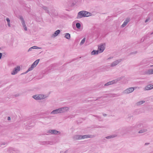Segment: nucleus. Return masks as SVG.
<instances>
[{"mask_svg":"<svg viewBox=\"0 0 153 153\" xmlns=\"http://www.w3.org/2000/svg\"><path fill=\"white\" fill-rule=\"evenodd\" d=\"M69 108L68 107H64L55 109L52 111L51 113V114H53L59 113H62L65 112L69 110Z\"/></svg>","mask_w":153,"mask_h":153,"instance_id":"1","label":"nucleus"},{"mask_svg":"<svg viewBox=\"0 0 153 153\" xmlns=\"http://www.w3.org/2000/svg\"><path fill=\"white\" fill-rule=\"evenodd\" d=\"M86 12V11L83 10L79 12L78 14L77 17V19L81 18L83 17H85L86 16L85 13Z\"/></svg>","mask_w":153,"mask_h":153,"instance_id":"2","label":"nucleus"},{"mask_svg":"<svg viewBox=\"0 0 153 153\" xmlns=\"http://www.w3.org/2000/svg\"><path fill=\"white\" fill-rule=\"evenodd\" d=\"M39 59H38L36 60L31 65V66L28 69V71L32 70L38 64L39 61Z\"/></svg>","mask_w":153,"mask_h":153,"instance_id":"3","label":"nucleus"},{"mask_svg":"<svg viewBox=\"0 0 153 153\" xmlns=\"http://www.w3.org/2000/svg\"><path fill=\"white\" fill-rule=\"evenodd\" d=\"M134 90V88L133 87H130L126 90H125L123 93L125 94H128L132 92Z\"/></svg>","mask_w":153,"mask_h":153,"instance_id":"4","label":"nucleus"},{"mask_svg":"<svg viewBox=\"0 0 153 153\" xmlns=\"http://www.w3.org/2000/svg\"><path fill=\"white\" fill-rule=\"evenodd\" d=\"M47 133L54 134H60L61 133L60 131L56 130H49L48 131Z\"/></svg>","mask_w":153,"mask_h":153,"instance_id":"5","label":"nucleus"},{"mask_svg":"<svg viewBox=\"0 0 153 153\" xmlns=\"http://www.w3.org/2000/svg\"><path fill=\"white\" fill-rule=\"evenodd\" d=\"M44 96L43 95H35L33 96V97L36 100H39L44 98Z\"/></svg>","mask_w":153,"mask_h":153,"instance_id":"6","label":"nucleus"},{"mask_svg":"<svg viewBox=\"0 0 153 153\" xmlns=\"http://www.w3.org/2000/svg\"><path fill=\"white\" fill-rule=\"evenodd\" d=\"M20 67L19 66H17L16 68H15L13 71L11 72V74L13 75H14L17 73V72L20 71Z\"/></svg>","mask_w":153,"mask_h":153,"instance_id":"7","label":"nucleus"},{"mask_svg":"<svg viewBox=\"0 0 153 153\" xmlns=\"http://www.w3.org/2000/svg\"><path fill=\"white\" fill-rule=\"evenodd\" d=\"M121 59H117L114 62H113L111 64L110 66L111 67H113L116 66L117 64H118L120 62L122 61Z\"/></svg>","mask_w":153,"mask_h":153,"instance_id":"8","label":"nucleus"},{"mask_svg":"<svg viewBox=\"0 0 153 153\" xmlns=\"http://www.w3.org/2000/svg\"><path fill=\"white\" fill-rule=\"evenodd\" d=\"M118 80L117 79L111 81L105 84L104 85V86H108L110 85L114 84L117 83Z\"/></svg>","mask_w":153,"mask_h":153,"instance_id":"9","label":"nucleus"},{"mask_svg":"<svg viewBox=\"0 0 153 153\" xmlns=\"http://www.w3.org/2000/svg\"><path fill=\"white\" fill-rule=\"evenodd\" d=\"M105 48L102 44H101L100 46H98V49L99 50V53L102 52L105 50Z\"/></svg>","mask_w":153,"mask_h":153,"instance_id":"10","label":"nucleus"},{"mask_svg":"<svg viewBox=\"0 0 153 153\" xmlns=\"http://www.w3.org/2000/svg\"><path fill=\"white\" fill-rule=\"evenodd\" d=\"M93 137H94V135H92L88 134L84 135H81V139L88 138H92Z\"/></svg>","mask_w":153,"mask_h":153,"instance_id":"11","label":"nucleus"},{"mask_svg":"<svg viewBox=\"0 0 153 153\" xmlns=\"http://www.w3.org/2000/svg\"><path fill=\"white\" fill-rule=\"evenodd\" d=\"M130 19L129 18H127L124 21L123 25H121V27H125L130 21Z\"/></svg>","mask_w":153,"mask_h":153,"instance_id":"12","label":"nucleus"},{"mask_svg":"<svg viewBox=\"0 0 153 153\" xmlns=\"http://www.w3.org/2000/svg\"><path fill=\"white\" fill-rule=\"evenodd\" d=\"M73 139L74 140H81V135H74L73 137Z\"/></svg>","mask_w":153,"mask_h":153,"instance_id":"13","label":"nucleus"},{"mask_svg":"<svg viewBox=\"0 0 153 153\" xmlns=\"http://www.w3.org/2000/svg\"><path fill=\"white\" fill-rule=\"evenodd\" d=\"M153 88V85L149 84L146 86L145 88V90H151Z\"/></svg>","mask_w":153,"mask_h":153,"instance_id":"14","label":"nucleus"},{"mask_svg":"<svg viewBox=\"0 0 153 153\" xmlns=\"http://www.w3.org/2000/svg\"><path fill=\"white\" fill-rule=\"evenodd\" d=\"M60 31L59 30H56L52 35V37H55L57 36L60 33Z\"/></svg>","mask_w":153,"mask_h":153,"instance_id":"15","label":"nucleus"},{"mask_svg":"<svg viewBox=\"0 0 153 153\" xmlns=\"http://www.w3.org/2000/svg\"><path fill=\"white\" fill-rule=\"evenodd\" d=\"M42 8L45 10V12L46 13L50 15V12L49 11V10L48 9V8L47 7L45 6H43L42 7Z\"/></svg>","mask_w":153,"mask_h":153,"instance_id":"16","label":"nucleus"},{"mask_svg":"<svg viewBox=\"0 0 153 153\" xmlns=\"http://www.w3.org/2000/svg\"><path fill=\"white\" fill-rule=\"evenodd\" d=\"M40 48L36 46H34L29 48L28 51V52L31 51L32 50V49H39Z\"/></svg>","mask_w":153,"mask_h":153,"instance_id":"17","label":"nucleus"},{"mask_svg":"<svg viewBox=\"0 0 153 153\" xmlns=\"http://www.w3.org/2000/svg\"><path fill=\"white\" fill-rule=\"evenodd\" d=\"M146 74H153V69H149L146 72Z\"/></svg>","mask_w":153,"mask_h":153,"instance_id":"18","label":"nucleus"},{"mask_svg":"<svg viewBox=\"0 0 153 153\" xmlns=\"http://www.w3.org/2000/svg\"><path fill=\"white\" fill-rule=\"evenodd\" d=\"M117 136L116 135H110L108 136H107L105 137V138L107 139H110L111 138H113L114 137H115Z\"/></svg>","mask_w":153,"mask_h":153,"instance_id":"19","label":"nucleus"},{"mask_svg":"<svg viewBox=\"0 0 153 153\" xmlns=\"http://www.w3.org/2000/svg\"><path fill=\"white\" fill-rule=\"evenodd\" d=\"M98 51L94 50L91 52V54L92 55H94L98 54Z\"/></svg>","mask_w":153,"mask_h":153,"instance_id":"20","label":"nucleus"},{"mask_svg":"<svg viewBox=\"0 0 153 153\" xmlns=\"http://www.w3.org/2000/svg\"><path fill=\"white\" fill-rule=\"evenodd\" d=\"M65 37L67 39H70V35L69 33H65Z\"/></svg>","mask_w":153,"mask_h":153,"instance_id":"21","label":"nucleus"},{"mask_svg":"<svg viewBox=\"0 0 153 153\" xmlns=\"http://www.w3.org/2000/svg\"><path fill=\"white\" fill-rule=\"evenodd\" d=\"M145 102V101L144 100L140 101L136 103V105H140Z\"/></svg>","mask_w":153,"mask_h":153,"instance_id":"22","label":"nucleus"},{"mask_svg":"<svg viewBox=\"0 0 153 153\" xmlns=\"http://www.w3.org/2000/svg\"><path fill=\"white\" fill-rule=\"evenodd\" d=\"M52 12L53 16H56L58 15L57 12L55 10H53Z\"/></svg>","mask_w":153,"mask_h":153,"instance_id":"23","label":"nucleus"},{"mask_svg":"<svg viewBox=\"0 0 153 153\" xmlns=\"http://www.w3.org/2000/svg\"><path fill=\"white\" fill-rule=\"evenodd\" d=\"M147 131V129H141V130H140L139 131L138 133H142L145 132Z\"/></svg>","mask_w":153,"mask_h":153,"instance_id":"24","label":"nucleus"},{"mask_svg":"<svg viewBox=\"0 0 153 153\" xmlns=\"http://www.w3.org/2000/svg\"><path fill=\"white\" fill-rule=\"evenodd\" d=\"M6 20L7 21V25L9 27H11L10 25V21L9 19L8 18H7L6 19Z\"/></svg>","mask_w":153,"mask_h":153,"instance_id":"25","label":"nucleus"},{"mask_svg":"<svg viewBox=\"0 0 153 153\" xmlns=\"http://www.w3.org/2000/svg\"><path fill=\"white\" fill-rule=\"evenodd\" d=\"M85 38H84L81 41V42L80 43V45H83L85 42Z\"/></svg>","mask_w":153,"mask_h":153,"instance_id":"26","label":"nucleus"},{"mask_svg":"<svg viewBox=\"0 0 153 153\" xmlns=\"http://www.w3.org/2000/svg\"><path fill=\"white\" fill-rule=\"evenodd\" d=\"M76 27L78 29H80L81 27V25L79 23H77L76 24Z\"/></svg>","mask_w":153,"mask_h":153,"instance_id":"27","label":"nucleus"},{"mask_svg":"<svg viewBox=\"0 0 153 153\" xmlns=\"http://www.w3.org/2000/svg\"><path fill=\"white\" fill-rule=\"evenodd\" d=\"M85 14L86 16H85V17H88L91 15V13L87 11H86Z\"/></svg>","mask_w":153,"mask_h":153,"instance_id":"28","label":"nucleus"},{"mask_svg":"<svg viewBox=\"0 0 153 153\" xmlns=\"http://www.w3.org/2000/svg\"><path fill=\"white\" fill-rule=\"evenodd\" d=\"M19 19L21 20V22L25 21L23 17L22 16H19Z\"/></svg>","mask_w":153,"mask_h":153,"instance_id":"29","label":"nucleus"},{"mask_svg":"<svg viewBox=\"0 0 153 153\" xmlns=\"http://www.w3.org/2000/svg\"><path fill=\"white\" fill-rule=\"evenodd\" d=\"M98 86H99V87H103V84L102 83H101L99 84Z\"/></svg>","mask_w":153,"mask_h":153,"instance_id":"30","label":"nucleus"},{"mask_svg":"<svg viewBox=\"0 0 153 153\" xmlns=\"http://www.w3.org/2000/svg\"><path fill=\"white\" fill-rule=\"evenodd\" d=\"M23 27L25 30L27 31V28L26 25H25V26H23Z\"/></svg>","mask_w":153,"mask_h":153,"instance_id":"31","label":"nucleus"},{"mask_svg":"<svg viewBox=\"0 0 153 153\" xmlns=\"http://www.w3.org/2000/svg\"><path fill=\"white\" fill-rule=\"evenodd\" d=\"M22 23L23 27L26 25L25 21L22 22Z\"/></svg>","mask_w":153,"mask_h":153,"instance_id":"32","label":"nucleus"},{"mask_svg":"<svg viewBox=\"0 0 153 153\" xmlns=\"http://www.w3.org/2000/svg\"><path fill=\"white\" fill-rule=\"evenodd\" d=\"M137 53V51H136L135 52H132L130 54H135Z\"/></svg>","mask_w":153,"mask_h":153,"instance_id":"33","label":"nucleus"},{"mask_svg":"<svg viewBox=\"0 0 153 153\" xmlns=\"http://www.w3.org/2000/svg\"><path fill=\"white\" fill-rule=\"evenodd\" d=\"M29 71H28V69L25 72L22 73L21 74H26Z\"/></svg>","mask_w":153,"mask_h":153,"instance_id":"34","label":"nucleus"},{"mask_svg":"<svg viewBox=\"0 0 153 153\" xmlns=\"http://www.w3.org/2000/svg\"><path fill=\"white\" fill-rule=\"evenodd\" d=\"M142 124L140 123L138 125H137V127H141L142 126Z\"/></svg>","mask_w":153,"mask_h":153,"instance_id":"35","label":"nucleus"},{"mask_svg":"<svg viewBox=\"0 0 153 153\" xmlns=\"http://www.w3.org/2000/svg\"><path fill=\"white\" fill-rule=\"evenodd\" d=\"M6 55V53H2V56L3 57H5V55Z\"/></svg>","mask_w":153,"mask_h":153,"instance_id":"36","label":"nucleus"},{"mask_svg":"<svg viewBox=\"0 0 153 153\" xmlns=\"http://www.w3.org/2000/svg\"><path fill=\"white\" fill-rule=\"evenodd\" d=\"M2 55V53H0V59L1 58Z\"/></svg>","mask_w":153,"mask_h":153,"instance_id":"37","label":"nucleus"},{"mask_svg":"<svg viewBox=\"0 0 153 153\" xmlns=\"http://www.w3.org/2000/svg\"><path fill=\"white\" fill-rule=\"evenodd\" d=\"M102 97H98L96 100H98V99H99L101 98H102Z\"/></svg>","mask_w":153,"mask_h":153,"instance_id":"38","label":"nucleus"},{"mask_svg":"<svg viewBox=\"0 0 153 153\" xmlns=\"http://www.w3.org/2000/svg\"><path fill=\"white\" fill-rule=\"evenodd\" d=\"M94 116V117H96L98 118H99V117L98 116H97V115H93Z\"/></svg>","mask_w":153,"mask_h":153,"instance_id":"39","label":"nucleus"},{"mask_svg":"<svg viewBox=\"0 0 153 153\" xmlns=\"http://www.w3.org/2000/svg\"><path fill=\"white\" fill-rule=\"evenodd\" d=\"M7 120H10V117H7Z\"/></svg>","mask_w":153,"mask_h":153,"instance_id":"40","label":"nucleus"},{"mask_svg":"<svg viewBox=\"0 0 153 153\" xmlns=\"http://www.w3.org/2000/svg\"><path fill=\"white\" fill-rule=\"evenodd\" d=\"M107 114H103V115L104 116V117H105V116H107Z\"/></svg>","mask_w":153,"mask_h":153,"instance_id":"41","label":"nucleus"},{"mask_svg":"<svg viewBox=\"0 0 153 153\" xmlns=\"http://www.w3.org/2000/svg\"><path fill=\"white\" fill-rule=\"evenodd\" d=\"M149 143H146L145 144V145H149Z\"/></svg>","mask_w":153,"mask_h":153,"instance_id":"42","label":"nucleus"},{"mask_svg":"<svg viewBox=\"0 0 153 153\" xmlns=\"http://www.w3.org/2000/svg\"><path fill=\"white\" fill-rule=\"evenodd\" d=\"M149 20V19H146L145 21V22H147Z\"/></svg>","mask_w":153,"mask_h":153,"instance_id":"43","label":"nucleus"},{"mask_svg":"<svg viewBox=\"0 0 153 153\" xmlns=\"http://www.w3.org/2000/svg\"><path fill=\"white\" fill-rule=\"evenodd\" d=\"M112 58H113V57H109V58H108L107 59H112Z\"/></svg>","mask_w":153,"mask_h":153,"instance_id":"44","label":"nucleus"},{"mask_svg":"<svg viewBox=\"0 0 153 153\" xmlns=\"http://www.w3.org/2000/svg\"><path fill=\"white\" fill-rule=\"evenodd\" d=\"M145 39V38H143L142 39V40H143V41Z\"/></svg>","mask_w":153,"mask_h":153,"instance_id":"45","label":"nucleus"},{"mask_svg":"<svg viewBox=\"0 0 153 153\" xmlns=\"http://www.w3.org/2000/svg\"><path fill=\"white\" fill-rule=\"evenodd\" d=\"M43 144H45V143H47V142H43Z\"/></svg>","mask_w":153,"mask_h":153,"instance_id":"46","label":"nucleus"},{"mask_svg":"<svg viewBox=\"0 0 153 153\" xmlns=\"http://www.w3.org/2000/svg\"><path fill=\"white\" fill-rule=\"evenodd\" d=\"M151 35H152L153 34V32L151 33Z\"/></svg>","mask_w":153,"mask_h":153,"instance_id":"47","label":"nucleus"},{"mask_svg":"<svg viewBox=\"0 0 153 153\" xmlns=\"http://www.w3.org/2000/svg\"><path fill=\"white\" fill-rule=\"evenodd\" d=\"M65 153H67V151H66L65 152Z\"/></svg>","mask_w":153,"mask_h":153,"instance_id":"48","label":"nucleus"},{"mask_svg":"<svg viewBox=\"0 0 153 153\" xmlns=\"http://www.w3.org/2000/svg\"><path fill=\"white\" fill-rule=\"evenodd\" d=\"M5 143H4L3 144V145H5Z\"/></svg>","mask_w":153,"mask_h":153,"instance_id":"49","label":"nucleus"},{"mask_svg":"<svg viewBox=\"0 0 153 153\" xmlns=\"http://www.w3.org/2000/svg\"><path fill=\"white\" fill-rule=\"evenodd\" d=\"M13 151H11V152H13V153L14 152H13Z\"/></svg>","mask_w":153,"mask_h":153,"instance_id":"50","label":"nucleus"},{"mask_svg":"<svg viewBox=\"0 0 153 153\" xmlns=\"http://www.w3.org/2000/svg\"><path fill=\"white\" fill-rule=\"evenodd\" d=\"M76 76H74V77H76Z\"/></svg>","mask_w":153,"mask_h":153,"instance_id":"51","label":"nucleus"}]
</instances>
